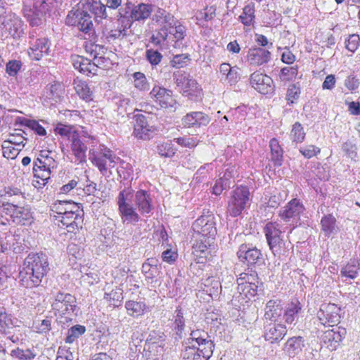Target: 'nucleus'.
Wrapping results in <instances>:
<instances>
[{
  "mask_svg": "<svg viewBox=\"0 0 360 360\" xmlns=\"http://www.w3.org/2000/svg\"><path fill=\"white\" fill-rule=\"evenodd\" d=\"M237 283H243L252 285H259V278L257 274L252 267H249L245 272L240 273L237 278Z\"/></svg>",
  "mask_w": 360,
  "mask_h": 360,
  "instance_id": "obj_51",
  "label": "nucleus"
},
{
  "mask_svg": "<svg viewBox=\"0 0 360 360\" xmlns=\"http://www.w3.org/2000/svg\"><path fill=\"white\" fill-rule=\"evenodd\" d=\"M70 137V148L75 157L73 162L77 164L85 162L87 146L77 133H73Z\"/></svg>",
  "mask_w": 360,
  "mask_h": 360,
  "instance_id": "obj_23",
  "label": "nucleus"
},
{
  "mask_svg": "<svg viewBox=\"0 0 360 360\" xmlns=\"http://www.w3.org/2000/svg\"><path fill=\"white\" fill-rule=\"evenodd\" d=\"M219 72V78L223 83L234 85L240 78L237 67H231L227 63H223L220 65Z\"/></svg>",
  "mask_w": 360,
  "mask_h": 360,
  "instance_id": "obj_25",
  "label": "nucleus"
},
{
  "mask_svg": "<svg viewBox=\"0 0 360 360\" xmlns=\"http://www.w3.org/2000/svg\"><path fill=\"white\" fill-rule=\"evenodd\" d=\"M55 0H34L31 3H25L22 12L30 25L38 27L42 23L41 17L51 11Z\"/></svg>",
  "mask_w": 360,
  "mask_h": 360,
  "instance_id": "obj_6",
  "label": "nucleus"
},
{
  "mask_svg": "<svg viewBox=\"0 0 360 360\" xmlns=\"http://www.w3.org/2000/svg\"><path fill=\"white\" fill-rule=\"evenodd\" d=\"M302 306L298 300L288 304L283 310V319L288 324H295L300 314L302 313Z\"/></svg>",
  "mask_w": 360,
  "mask_h": 360,
  "instance_id": "obj_29",
  "label": "nucleus"
},
{
  "mask_svg": "<svg viewBox=\"0 0 360 360\" xmlns=\"http://www.w3.org/2000/svg\"><path fill=\"white\" fill-rule=\"evenodd\" d=\"M51 319L46 317L42 321H35L33 327L37 333H46L51 329Z\"/></svg>",
  "mask_w": 360,
  "mask_h": 360,
  "instance_id": "obj_63",
  "label": "nucleus"
},
{
  "mask_svg": "<svg viewBox=\"0 0 360 360\" xmlns=\"http://www.w3.org/2000/svg\"><path fill=\"white\" fill-rule=\"evenodd\" d=\"M269 147L271 153V161L275 166H281L283 160V150L279 145L278 141L275 138L271 139Z\"/></svg>",
  "mask_w": 360,
  "mask_h": 360,
  "instance_id": "obj_45",
  "label": "nucleus"
},
{
  "mask_svg": "<svg viewBox=\"0 0 360 360\" xmlns=\"http://www.w3.org/2000/svg\"><path fill=\"white\" fill-rule=\"evenodd\" d=\"M32 221V215L30 210L28 207H21L18 205L13 221L16 224L26 225L31 224Z\"/></svg>",
  "mask_w": 360,
  "mask_h": 360,
  "instance_id": "obj_48",
  "label": "nucleus"
},
{
  "mask_svg": "<svg viewBox=\"0 0 360 360\" xmlns=\"http://www.w3.org/2000/svg\"><path fill=\"white\" fill-rule=\"evenodd\" d=\"M50 153V151H41L34 162L33 172L34 176L40 179L43 185L47 183L52 170L57 167L56 160L49 156Z\"/></svg>",
  "mask_w": 360,
  "mask_h": 360,
  "instance_id": "obj_9",
  "label": "nucleus"
},
{
  "mask_svg": "<svg viewBox=\"0 0 360 360\" xmlns=\"http://www.w3.org/2000/svg\"><path fill=\"white\" fill-rule=\"evenodd\" d=\"M174 330L176 335L181 338L185 329V319L181 308L178 307L174 311Z\"/></svg>",
  "mask_w": 360,
  "mask_h": 360,
  "instance_id": "obj_52",
  "label": "nucleus"
},
{
  "mask_svg": "<svg viewBox=\"0 0 360 360\" xmlns=\"http://www.w3.org/2000/svg\"><path fill=\"white\" fill-rule=\"evenodd\" d=\"M335 218L331 215H325L321 220V230L327 237H330L335 230Z\"/></svg>",
  "mask_w": 360,
  "mask_h": 360,
  "instance_id": "obj_53",
  "label": "nucleus"
},
{
  "mask_svg": "<svg viewBox=\"0 0 360 360\" xmlns=\"http://www.w3.org/2000/svg\"><path fill=\"white\" fill-rule=\"evenodd\" d=\"M39 34L37 29H33L29 32V48L27 53L29 57L34 60H39L43 57L51 55V41L46 37H41L35 39Z\"/></svg>",
  "mask_w": 360,
  "mask_h": 360,
  "instance_id": "obj_7",
  "label": "nucleus"
},
{
  "mask_svg": "<svg viewBox=\"0 0 360 360\" xmlns=\"http://www.w3.org/2000/svg\"><path fill=\"white\" fill-rule=\"evenodd\" d=\"M1 147L3 156L6 159H15L21 150L20 148L6 141L3 142Z\"/></svg>",
  "mask_w": 360,
  "mask_h": 360,
  "instance_id": "obj_60",
  "label": "nucleus"
},
{
  "mask_svg": "<svg viewBox=\"0 0 360 360\" xmlns=\"http://www.w3.org/2000/svg\"><path fill=\"white\" fill-rule=\"evenodd\" d=\"M152 8L150 4L141 3L132 8L130 18L134 21L145 20L150 16L153 11Z\"/></svg>",
  "mask_w": 360,
  "mask_h": 360,
  "instance_id": "obj_37",
  "label": "nucleus"
},
{
  "mask_svg": "<svg viewBox=\"0 0 360 360\" xmlns=\"http://www.w3.org/2000/svg\"><path fill=\"white\" fill-rule=\"evenodd\" d=\"M17 322L16 318L7 313L5 308L0 307V335H3L6 340L16 345H25L28 342L29 331L17 326Z\"/></svg>",
  "mask_w": 360,
  "mask_h": 360,
  "instance_id": "obj_4",
  "label": "nucleus"
},
{
  "mask_svg": "<svg viewBox=\"0 0 360 360\" xmlns=\"http://www.w3.org/2000/svg\"><path fill=\"white\" fill-rule=\"evenodd\" d=\"M305 208L299 199L293 198L284 207H281L278 212L281 221L290 227V232L300 224V217L304 213Z\"/></svg>",
  "mask_w": 360,
  "mask_h": 360,
  "instance_id": "obj_8",
  "label": "nucleus"
},
{
  "mask_svg": "<svg viewBox=\"0 0 360 360\" xmlns=\"http://www.w3.org/2000/svg\"><path fill=\"white\" fill-rule=\"evenodd\" d=\"M304 340L301 336L292 337L288 340L284 349L290 356H294L302 352Z\"/></svg>",
  "mask_w": 360,
  "mask_h": 360,
  "instance_id": "obj_39",
  "label": "nucleus"
},
{
  "mask_svg": "<svg viewBox=\"0 0 360 360\" xmlns=\"http://www.w3.org/2000/svg\"><path fill=\"white\" fill-rule=\"evenodd\" d=\"M255 4L250 3L244 6L242 13L238 17V20L244 25L246 32L250 30L251 27H254L255 22Z\"/></svg>",
  "mask_w": 360,
  "mask_h": 360,
  "instance_id": "obj_33",
  "label": "nucleus"
},
{
  "mask_svg": "<svg viewBox=\"0 0 360 360\" xmlns=\"http://www.w3.org/2000/svg\"><path fill=\"white\" fill-rule=\"evenodd\" d=\"M290 136L291 140L297 143H302L304 140L305 132L300 122H297L292 125Z\"/></svg>",
  "mask_w": 360,
  "mask_h": 360,
  "instance_id": "obj_59",
  "label": "nucleus"
},
{
  "mask_svg": "<svg viewBox=\"0 0 360 360\" xmlns=\"http://www.w3.org/2000/svg\"><path fill=\"white\" fill-rule=\"evenodd\" d=\"M214 240L203 238L198 236L196 243L193 245V254L196 257L198 263H204L206 262L210 255V247L213 243Z\"/></svg>",
  "mask_w": 360,
  "mask_h": 360,
  "instance_id": "obj_24",
  "label": "nucleus"
},
{
  "mask_svg": "<svg viewBox=\"0 0 360 360\" xmlns=\"http://www.w3.org/2000/svg\"><path fill=\"white\" fill-rule=\"evenodd\" d=\"M250 200V191L247 186L234 189L228 202L227 211L231 217L239 216L246 208Z\"/></svg>",
  "mask_w": 360,
  "mask_h": 360,
  "instance_id": "obj_10",
  "label": "nucleus"
},
{
  "mask_svg": "<svg viewBox=\"0 0 360 360\" xmlns=\"http://www.w3.org/2000/svg\"><path fill=\"white\" fill-rule=\"evenodd\" d=\"M359 270V261L356 258H352L345 265L342 266L340 277L343 282H347L349 280H354L358 277Z\"/></svg>",
  "mask_w": 360,
  "mask_h": 360,
  "instance_id": "obj_26",
  "label": "nucleus"
},
{
  "mask_svg": "<svg viewBox=\"0 0 360 360\" xmlns=\"http://www.w3.org/2000/svg\"><path fill=\"white\" fill-rule=\"evenodd\" d=\"M156 151L159 155L164 158L173 157L176 151L172 141H160L157 143Z\"/></svg>",
  "mask_w": 360,
  "mask_h": 360,
  "instance_id": "obj_49",
  "label": "nucleus"
},
{
  "mask_svg": "<svg viewBox=\"0 0 360 360\" xmlns=\"http://www.w3.org/2000/svg\"><path fill=\"white\" fill-rule=\"evenodd\" d=\"M116 165H118L117 172L120 178L126 180L128 179L133 174V167L131 165L124 161L120 158H119V160L116 162Z\"/></svg>",
  "mask_w": 360,
  "mask_h": 360,
  "instance_id": "obj_56",
  "label": "nucleus"
},
{
  "mask_svg": "<svg viewBox=\"0 0 360 360\" xmlns=\"http://www.w3.org/2000/svg\"><path fill=\"white\" fill-rule=\"evenodd\" d=\"M252 86L262 94L266 95L273 93V79L268 75L259 72H255L250 76Z\"/></svg>",
  "mask_w": 360,
  "mask_h": 360,
  "instance_id": "obj_19",
  "label": "nucleus"
},
{
  "mask_svg": "<svg viewBox=\"0 0 360 360\" xmlns=\"http://www.w3.org/2000/svg\"><path fill=\"white\" fill-rule=\"evenodd\" d=\"M84 211L79 204L70 205V210L64 215L54 216L70 233L82 228Z\"/></svg>",
  "mask_w": 360,
  "mask_h": 360,
  "instance_id": "obj_11",
  "label": "nucleus"
},
{
  "mask_svg": "<svg viewBox=\"0 0 360 360\" xmlns=\"http://www.w3.org/2000/svg\"><path fill=\"white\" fill-rule=\"evenodd\" d=\"M108 290L105 289L103 298L114 307L119 306L123 300L122 290L117 286L109 292Z\"/></svg>",
  "mask_w": 360,
  "mask_h": 360,
  "instance_id": "obj_50",
  "label": "nucleus"
},
{
  "mask_svg": "<svg viewBox=\"0 0 360 360\" xmlns=\"http://www.w3.org/2000/svg\"><path fill=\"white\" fill-rule=\"evenodd\" d=\"M49 271L47 257L41 253H30L24 260L19 277L21 285L27 288L38 286Z\"/></svg>",
  "mask_w": 360,
  "mask_h": 360,
  "instance_id": "obj_3",
  "label": "nucleus"
},
{
  "mask_svg": "<svg viewBox=\"0 0 360 360\" xmlns=\"http://www.w3.org/2000/svg\"><path fill=\"white\" fill-rule=\"evenodd\" d=\"M168 27H162L158 31L153 34L150 41L155 46H162L168 37Z\"/></svg>",
  "mask_w": 360,
  "mask_h": 360,
  "instance_id": "obj_58",
  "label": "nucleus"
},
{
  "mask_svg": "<svg viewBox=\"0 0 360 360\" xmlns=\"http://www.w3.org/2000/svg\"><path fill=\"white\" fill-rule=\"evenodd\" d=\"M10 354L13 360H32L37 356V352L34 347L25 349L17 347L12 349Z\"/></svg>",
  "mask_w": 360,
  "mask_h": 360,
  "instance_id": "obj_46",
  "label": "nucleus"
},
{
  "mask_svg": "<svg viewBox=\"0 0 360 360\" xmlns=\"http://www.w3.org/2000/svg\"><path fill=\"white\" fill-rule=\"evenodd\" d=\"M271 53L262 48H255L249 50L248 60L251 65H262L269 61Z\"/></svg>",
  "mask_w": 360,
  "mask_h": 360,
  "instance_id": "obj_28",
  "label": "nucleus"
},
{
  "mask_svg": "<svg viewBox=\"0 0 360 360\" xmlns=\"http://www.w3.org/2000/svg\"><path fill=\"white\" fill-rule=\"evenodd\" d=\"M192 228L196 236L203 238L214 240L217 228L212 215L200 216L194 221Z\"/></svg>",
  "mask_w": 360,
  "mask_h": 360,
  "instance_id": "obj_13",
  "label": "nucleus"
},
{
  "mask_svg": "<svg viewBox=\"0 0 360 360\" xmlns=\"http://www.w3.org/2000/svg\"><path fill=\"white\" fill-rule=\"evenodd\" d=\"M287 333L285 325L278 321H270L264 326V337L271 343L278 342Z\"/></svg>",
  "mask_w": 360,
  "mask_h": 360,
  "instance_id": "obj_18",
  "label": "nucleus"
},
{
  "mask_svg": "<svg viewBox=\"0 0 360 360\" xmlns=\"http://www.w3.org/2000/svg\"><path fill=\"white\" fill-rule=\"evenodd\" d=\"M237 291L239 294L237 298L241 303L248 302L252 297H254L258 291L259 285L252 283V285L243 283H237Z\"/></svg>",
  "mask_w": 360,
  "mask_h": 360,
  "instance_id": "obj_35",
  "label": "nucleus"
},
{
  "mask_svg": "<svg viewBox=\"0 0 360 360\" xmlns=\"http://www.w3.org/2000/svg\"><path fill=\"white\" fill-rule=\"evenodd\" d=\"M238 259L250 267L262 262L261 250L250 243L241 244L237 251Z\"/></svg>",
  "mask_w": 360,
  "mask_h": 360,
  "instance_id": "obj_16",
  "label": "nucleus"
},
{
  "mask_svg": "<svg viewBox=\"0 0 360 360\" xmlns=\"http://www.w3.org/2000/svg\"><path fill=\"white\" fill-rule=\"evenodd\" d=\"M211 121L209 115L202 111H193L181 118V123L185 127L200 128L206 127Z\"/></svg>",
  "mask_w": 360,
  "mask_h": 360,
  "instance_id": "obj_20",
  "label": "nucleus"
},
{
  "mask_svg": "<svg viewBox=\"0 0 360 360\" xmlns=\"http://www.w3.org/2000/svg\"><path fill=\"white\" fill-rule=\"evenodd\" d=\"M125 308L129 316L139 317L143 315L146 309V304L141 301L129 300L125 303Z\"/></svg>",
  "mask_w": 360,
  "mask_h": 360,
  "instance_id": "obj_47",
  "label": "nucleus"
},
{
  "mask_svg": "<svg viewBox=\"0 0 360 360\" xmlns=\"http://www.w3.org/2000/svg\"><path fill=\"white\" fill-rule=\"evenodd\" d=\"M174 79L176 86L185 92L190 91H196L198 89V84L196 80L186 72L175 75Z\"/></svg>",
  "mask_w": 360,
  "mask_h": 360,
  "instance_id": "obj_34",
  "label": "nucleus"
},
{
  "mask_svg": "<svg viewBox=\"0 0 360 360\" xmlns=\"http://www.w3.org/2000/svg\"><path fill=\"white\" fill-rule=\"evenodd\" d=\"M26 306L32 309H37V312L41 311L40 305L44 301V296L37 290H30L27 292L25 300Z\"/></svg>",
  "mask_w": 360,
  "mask_h": 360,
  "instance_id": "obj_41",
  "label": "nucleus"
},
{
  "mask_svg": "<svg viewBox=\"0 0 360 360\" xmlns=\"http://www.w3.org/2000/svg\"><path fill=\"white\" fill-rule=\"evenodd\" d=\"M15 123L29 127L39 136H45L46 134L44 127L34 120H30L24 117H17Z\"/></svg>",
  "mask_w": 360,
  "mask_h": 360,
  "instance_id": "obj_42",
  "label": "nucleus"
},
{
  "mask_svg": "<svg viewBox=\"0 0 360 360\" xmlns=\"http://www.w3.org/2000/svg\"><path fill=\"white\" fill-rule=\"evenodd\" d=\"M0 197L4 198L5 200H10L17 204H22L24 202L25 197L20 190L18 188L8 187L0 190Z\"/></svg>",
  "mask_w": 360,
  "mask_h": 360,
  "instance_id": "obj_40",
  "label": "nucleus"
},
{
  "mask_svg": "<svg viewBox=\"0 0 360 360\" xmlns=\"http://www.w3.org/2000/svg\"><path fill=\"white\" fill-rule=\"evenodd\" d=\"M153 20L162 27H171L174 25V16L165 10L158 8L153 15Z\"/></svg>",
  "mask_w": 360,
  "mask_h": 360,
  "instance_id": "obj_44",
  "label": "nucleus"
},
{
  "mask_svg": "<svg viewBox=\"0 0 360 360\" xmlns=\"http://www.w3.org/2000/svg\"><path fill=\"white\" fill-rule=\"evenodd\" d=\"M300 89L296 84H291L288 86L286 92V100L288 105L293 104L299 98Z\"/></svg>",
  "mask_w": 360,
  "mask_h": 360,
  "instance_id": "obj_64",
  "label": "nucleus"
},
{
  "mask_svg": "<svg viewBox=\"0 0 360 360\" xmlns=\"http://www.w3.org/2000/svg\"><path fill=\"white\" fill-rule=\"evenodd\" d=\"M134 86L140 91H147L150 89V84L146 75L141 72L132 75Z\"/></svg>",
  "mask_w": 360,
  "mask_h": 360,
  "instance_id": "obj_54",
  "label": "nucleus"
},
{
  "mask_svg": "<svg viewBox=\"0 0 360 360\" xmlns=\"http://www.w3.org/2000/svg\"><path fill=\"white\" fill-rule=\"evenodd\" d=\"M283 313V308L281 300H271L266 303L264 313L266 320L278 321Z\"/></svg>",
  "mask_w": 360,
  "mask_h": 360,
  "instance_id": "obj_27",
  "label": "nucleus"
},
{
  "mask_svg": "<svg viewBox=\"0 0 360 360\" xmlns=\"http://www.w3.org/2000/svg\"><path fill=\"white\" fill-rule=\"evenodd\" d=\"M73 84L76 93L82 99L87 102L93 100V92L86 82L77 79Z\"/></svg>",
  "mask_w": 360,
  "mask_h": 360,
  "instance_id": "obj_43",
  "label": "nucleus"
},
{
  "mask_svg": "<svg viewBox=\"0 0 360 360\" xmlns=\"http://www.w3.org/2000/svg\"><path fill=\"white\" fill-rule=\"evenodd\" d=\"M83 9L90 11L94 15L95 18L105 19L108 17L106 12V6L101 0H87L86 3L82 4Z\"/></svg>",
  "mask_w": 360,
  "mask_h": 360,
  "instance_id": "obj_31",
  "label": "nucleus"
},
{
  "mask_svg": "<svg viewBox=\"0 0 360 360\" xmlns=\"http://www.w3.org/2000/svg\"><path fill=\"white\" fill-rule=\"evenodd\" d=\"M154 131L155 128L153 126H150L148 124L146 127H143L141 129H134V134L138 139L149 140L153 137Z\"/></svg>",
  "mask_w": 360,
  "mask_h": 360,
  "instance_id": "obj_61",
  "label": "nucleus"
},
{
  "mask_svg": "<svg viewBox=\"0 0 360 360\" xmlns=\"http://www.w3.org/2000/svg\"><path fill=\"white\" fill-rule=\"evenodd\" d=\"M71 60L75 69L86 75L89 74L95 75L99 64L98 59L96 58H94L96 62L91 63L89 59L79 55L72 56Z\"/></svg>",
  "mask_w": 360,
  "mask_h": 360,
  "instance_id": "obj_22",
  "label": "nucleus"
},
{
  "mask_svg": "<svg viewBox=\"0 0 360 360\" xmlns=\"http://www.w3.org/2000/svg\"><path fill=\"white\" fill-rule=\"evenodd\" d=\"M298 75L297 65L285 67L281 70L280 77L282 80L290 81L295 79Z\"/></svg>",
  "mask_w": 360,
  "mask_h": 360,
  "instance_id": "obj_62",
  "label": "nucleus"
},
{
  "mask_svg": "<svg viewBox=\"0 0 360 360\" xmlns=\"http://www.w3.org/2000/svg\"><path fill=\"white\" fill-rule=\"evenodd\" d=\"M86 332V327L82 325H75L68 330L65 339L66 343H72Z\"/></svg>",
  "mask_w": 360,
  "mask_h": 360,
  "instance_id": "obj_55",
  "label": "nucleus"
},
{
  "mask_svg": "<svg viewBox=\"0 0 360 360\" xmlns=\"http://www.w3.org/2000/svg\"><path fill=\"white\" fill-rule=\"evenodd\" d=\"M279 226L277 222H269L264 228V233L269 249L274 256L281 258L286 257L292 247L289 240L283 239ZM288 227L283 228V232Z\"/></svg>",
  "mask_w": 360,
  "mask_h": 360,
  "instance_id": "obj_5",
  "label": "nucleus"
},
{
  "mask_svg": "<svg viewBox=\"0 0 360 360\" xmlns=\"http://www.w3.org/2000/svg\"><path fill=\"white\" fill-rule=\"evenodd\" d=\"M96 153L101 154V155L108 158V166L110 168H113L116 165V162L119 160V157L115 153L104 145H100L99 150L96 151Z\"/></svg>",
  "mask_w": 360,
  "mask_h": 360,
  "instance_id": "obj_57",
  "label": "nucleus"
},
{
  "mask_svg": "<svg viewBox=\"0 0 360 360\" xmlns=\"http://www.w3.org/2000/svg\"><path fill=\"white\" fill-rule=\"evenodd\" d=\"M182 344L183 360H208L214 349V341L208 333L202 329L191 330L189 338Z\"/></svg>",
  "mask_w": 360,
  "mask_h": 360,
  "instance_id": "obj_2",
  "label": "nucleus"
},
{
  "mask_svg": "<svg viewBox=\"0 0 360 360\" xmlns=\"http://www.w3.org/2000/svg\"><path fill=\"white\" fill-rule=\"evenodd\" d=\"M89 159L103 175L107 174L108 169L110 168L108 164V158L97 154L94 150L91 149L89 153Z\"/></svg>",
  "mask_w": 360,
  "mask_h": 360,
  "instance_id": "obj_38",
  "label": "nucleus"
},
{
  "mask_svg": "<svg viewBox=\"0 0 360 360\" xmlns=\"http://www.w3.org/2000/svg\"><path fill=\"white\" fill-rule=\"evenodd\" d=\"M142 274L148 282H153L160 273V268L158 266V261L154 258H148L142 264Z\"/></svg>",
  "mask_w": 360,
  "mask_h": 360,
  "instance_id": "obj_32",
  "label": "nucleus"
},
{
  "mask_svg": "<svg viewBox=\"0 0 360 360\" xmlns=\"http://www.w3.org/2000/svg\"><path fill=\"white\" fill-rule=\"evenodd\" d=\"M165 335L161 331L153 330L151 331L145 344V349H148L150 352L154 351L156 348H163L165 346Z\"/></svg>",
  "mask_w": 360,
  "mask_h": 360,
  "instance_id": "obj_36",
  "label": "nucleus"
},
{
  "mask_svg": "<svg viewBox=\"0 0 360 360\" xmlns=\"http://www.w3.org/2000/svg\"><path fill=\"white\" fill-rule=\"evenodd\" d=\"M76 302L74 295L58 291L54 296L51 307L56 315H72L76 310Z\"/></svg>",
  "mask_w": 360,
  "mask_h": 360,
  "instance_id": "obj_12",
  "label": "nucleus"
},
{
  "mask_svg": "<svg viewBox=\"0 0 360 360\" xmlns=\"http://www.w3.org/2000/svg\"><path fill=\"white\" fill-rule=\"evenodd\" d=\"M132 190L124 188L120 191L116 202L119 214L123 223L134 224L141 220V216L150 217L153 214V204L150 193L143 189L135 192L134 206L127 200L131 197Z\"/></svg>",
  "mask_w": 360,
  "mask_h": 360,
  "instance_id": "obj_1",
  "label": "nucleus"
},
{
  "mask_svg": "<svg viewBox=\"0 0 360 360\" xmlns=\"http://www.w3.org/2000/svg\"><path fill=\"white\" fill-rule=\"evenodd\" d=\"M202 290L211 297H217L221 292V284L219 278L214 276H209L202 280Z\"/></svg>",
  "mask_w": 360,
  "mask_h": 360,
  "instance_id": "obj_30",
  "label": "nucleus"
},
{
  "mask_svg": "<svg viewBox=\"0 0 360 360\" xmlns=\"http://www.w3.org/2000/svg\"><path fill=\"white\" fill-rule=\"evenodd\" d=\"M340 307L333 303H323L316 313V318L324 326H334L340 321Z\"/></svg>",
  "mask_w": 360,
  "mask_h": 360,
  "instance_id": "obj_14",
  "label": "nucleus"
},
{
  "mask_svg": "<svg viewBox=\"0 0 360 360\" xmlns=\"http://www.w3.org/2000/svg\"><path fill=\"white\" fill-rule=\"evenodd\" d=\"M66 23L69 25L77 26L84 32H88L93 26L91 17L83 7L73 8L68 12Z\"/></svg>",
  "mask_w": 360,
  "mask_h": 360,
  "instance_id": "obj_15",
  "label": "nucleus"
},
{
  "mask_svg": "<svg viewBox=\"0 0 360 360\" xmlns=\"http://www.w3.org/2000/svg\"><path fill=\"white\" fill-rule=\"evenodd\" d=\"M149 96L150 98L163 108H174L176 104L172 91L159 85L153 86Z\"/></svg>",
  "mask_w": 360,
  "mask_h": 360,
  "instance_id": "obj_17",
  "label": "nucleus"
},
{
  "mask_svg": "<svg viewBox=\"0 0 360 360\" xmlns=\"http://www.w3.org/2000/svg\"><path fill=\"white\" fill-rule=\"evenodd\" d=\"M346 329L335 327L324 332L322 340L324 345L330 350L335 349L339 343L346 335Z\"/></svg>",
  "mask_w": 360,
  "mask_h": 360,
  "instance_id": "obj_21",
  "label": "nucleus"
}]
</instances>
